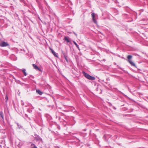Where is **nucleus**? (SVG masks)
I'll list each match as a JSON object with an SVG mask.
<instances>
[{
  "instance_id": "10",
  "label": "nucleus",
  "mask_w": 148,
  "mask_h": 148,
  "mask_svg": "<svg viewBox=\"0 0 148 148\" xmlns=\"http://www.w3.org/2000/svg\"><path fill=\"white\" fill-rule=\"evenodd\" d=\"M73 43L76 46V47L79 50L80 49H79V47L78 45H77V44L76 43V42L75 41H73Z\"/></svg>"
},
{
  "instance_id": "6",
  "label": "nucleus",
  "mask_w": 148,
  "mask_h": 148,
  "mask_svg": "<svg viewBox=\"0 0 148 148\" xmlns=\"http://www.w3.org/2000/svg\"><path fill=\"white\" fill-rule=\"evenodd\" d=\"M50 49L51 50L52 53L54 55V56H55L56 57H58L57 56V55L56 54V53L55 52L53 49H52L51 48Z\"/></svg>"
},
{
  "instance_id": "8",
  "label": "nucleus",
  "mask_w": 148,
  "mask_h": 148,
  "mask_svg": "<svg viewBox=\"0 0 148 148\" xmlns=\"http://www.w3.org/2000/svg\"><path fill=\"white\" fill-rule=\"evenodd\" d=\"M64 40L66 41L67 42H70L69 38L66 37L65 36L64 37Z\"/></svg>"
},
{
  "instance_id": "5",
  "label": "nucleus",
  "mask_w": 148,
  "mask_h": 148,
  "mask_svg": "<svg viewBox=\"0 0 148 148\" xmlns=\"http://www.w3.org/2000/svg\"><path fill=\"white\" fill-rule=\"evenodd\" d=\"M33 66L34 68L36 70H38L39 71H41V70L39 68V67L36 64H33Z\"/></svg>"
},
{
  "instance_id": "3",
  "label": "nucleus",
  "mask_w": 148,
  "mask_h": 148,
  "mask_svg": "<svg viewBox=\"0 0 148 148\" xmlns=\"http://www.w3.org/2000/svg\"><path fill=\"white\" fill-rule=\"evenodd\" d=\"M9 44L8 43L4 41L0 43V46L1 47H4L8 46Z\"/></svg>"
},
{
  "instance_id": "4",
  "label": "nucleus",
  "mask_w": 148,
  "mask_h": 148,
  "mask_svg": "<svg viewBox=\"0 0 148 148\" xmlns=\"http://www.w3.org/2000/svg\"><path fill=\"white\" fill-rule=\"evenodd\" d=\"M92 16V19L93 22L96 24H97V22L95 19V13H93L91 14Z\"/></svg>"
},
{
  "instance_id": "12",
  "label": "nucleus",
  "mask_w": 148,
  "mask_h": 148,
  "mask_svg": "<svg viewBox=\"0 0 148 148\" xmlns=\"http://www.w3.org/2000/svg\"><path fill=\"white\" fill-rule=\"evenodd\" d=\"M34 146V147L33 148H37V147L33 144H31V146Z\"/></svg>"
},
{
  "instance_id": "11",
  "label": "nucleus",
  "mask_w": 148,
  "mask_h": 148,
  "mask_svg": "<svg viewBox=\"0 0 148 148\" xmlns=\"http://www.w3.org/2000/svg\"><path fill=\"white\" fill-rule=\"evenodd\" d=\"M22 72L24 74V75L25 76H26L27 75V73L26 72V70L25 69H23L22 70Z\"/></svg>"
},
{
  "instance_id": "7",
  "label": "nucleus",
  "mask_w": 148,
  "mask_h": 148,
  "mask_svg": "<svg viewBox=\"0 0 148 148\" xmlns=\"http://www.w3.org/2000/svg\"><path fill=\"white\" fill-rule=\"evenodd\" d=\"M36 92L39 95H41L43 93L39 90H36Z\"/></svg>"
},
{
  "instance_id": "2",
  "label": "nucleus",
  "mask_w": 148,
  "mask_h": 148,
  "mask_svg": "<svg viewBox=\"0 0 148 148\" xmlns=\"http://www.w3.org/2000/svg\"><path fill=\"white\" fill-rule=\"evenodd\" d=\"M132 58V56L128 55L127 57V58L128 59V61L132 66L136 67V66L135 63L131 60Z\"/></svg>"
},
{
  "instance_id": "14",
  "label": "nucleus",
  "mask_w": 148,
  "mask_h": 148,
  "mask_svg": "<svg viewBox=\"0 0 148 148\" xmlns=\"http://www.w3.org/2000/svg\"><path fill=\"white\" fill-rule=\"evenodd\" d=\"M98 88H97V90H98L97 89H98Z\"/></svg>"
},
{
  "instance_id": "9",
  "label": "nucleus",
  "mask_w": 148,
  "mask_h": 148,
  "mask_svg": "<svg viewBox=\"0 0 148 148\" xmlns=\"http://www.w3.org/2000/svg\"><path fill=\"white\" fill-rule=\"evenodd\" d=\"M0 116L1 117L2 119L3 120V115L2 112H0Z\"/></svg>"
},
{
  "instance_id": "13",
  "label": "nucleus",
  "mask_w": 148,
  "mask_h": 148,
  "mask_svg": "<svg viewBox=\"0 0 148 148\" xmlns=\"http://www.w3.org/2000/svg\"><path fill=\"white\" fill-rule=\"evenodd\" d=\"M5 99H6V102L8 99V97L7 95H6L5 96Z\"/></svg>"
},
{
  "instance_id": "1",
  "label": "nucleus",
  "mask_w": 148,
  "mask_h": 148,
  "mask_svg": "<svg viewBox=\"0 0 148 148\" xmlns=\"http://www.w3.org/2000/svg\"><path fill=\"white\" fill-rule=\"evenodd\" d=\"M83 73L84 76L88 79L91 80H94L95 79V77L90 75L88 73H85L84 72H83Z\"/></svg>"
}]
</instances>
